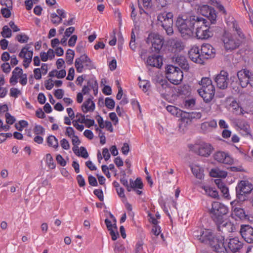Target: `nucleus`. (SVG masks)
<instances>
[{"label":"nucleus","instance_id":"f257e3e1","mask_svg":"<svg viewBox=\"0 0 253 253\" xmlns=\"http://www.w3.org/2000/svg\"><path fill=\"white\" fill-rule=\"evenodd\" d=\"M201 243L209 245L211 250L217 253H227V249L224 246V237L210 229L201 230L199 235H197Z\"/></svg>","mask_w":253,"mask_h":253},{"label":"nucleus","instance_id":"f03ea898","mask_svg":"<svg viewBox=\"0 0 253 253\" xmlns=\"http://www.w3.org/2000/svg\"><path fill=\"white\" fill-rule=\"evenodd\" d=\"M200 16L198 15H189L178 17L176 21V26L179 32L183 35L192 36L197 24H200Z\"/></svg>","mask_w":253,"mask_h":253},{"label":"nucleus","instance_id":"7ed1b4c3","mask_svg":"<svg viewBox=\"0 0 253 253\" xmlns=\"http://www.w3.org/2000/svg\"><path fill=\"white\" fill-rule=\"evenodd\" d=\"M200 24L196 26V36L197 39L207 40L213 36V27H211L210 22L200 16Z\"/></svg>","mask_w":253,"mask_h":253},{"label":"nucleus","instance_id":"20e7f679","mask_svg":"<svg viewBox=\"0 0 253 253\" xmlns=\"http://www.w3.org/2000/svg\"><path fill=\"white\" fill-rule=\"evenodd\" d=\"M229 209L227 206L219 202H213L210 210L211 218L215 224L221 223L225 218Z\"/></svg>","mask_w":253,"mask_h":253},{"label":"nucleus","instance_id":"39448f33","mask_svg":"<svg viewBox=\"0 0 253 253\" xmlns=\"http://www.w3.org/2000/svg\"><path fill=\"white\" fill-rule=\"evenodd\" d=\"M253 189V184L248 180H241L236 187L237 200L242 202L247 201L248 199V195Z\"/></svg>","mask_w":253,"mask_h":253},{"label":"nucleus","instance_id":"423d86ee","mask_svg":"<svg viewBox=\"0 0 253 253\" xmlns=\"http://www.w3.org/2000/svg\"><path fill=\"white\" fill-rule=\"evenodd\" d=\"M173 16L171 12H164L157 16L158 24L165 29L168 35H171L173 33Z\"/></svg>","mask_w":253,"mask_h":253},{"label":"nucleus","instance_id":"0eeeda50","mask_svg":"<svg viewBox=\"0 0 253 253\" xmlns=\"http://www.w3.org/2000/svg\"><path fill=\"white\" fill-rule=\"evenodd\" d=\"M222 41L226 51H232L238 48L242 42V41L237 39L236 35L225 32L222 37Z\"/></svg>","mask_w":253,"mask_h":253},{"label":"nucleus","instance_id":"6e6552de","mask_svg":"<svg viewBox=\"0 0 253 253\" xmlns=\"http://www.w3.org/2000/svg\"><path fill=\"white\" fill-rule=\"evenodd\" d=\"M146 42L152 44V52L157 54L159 53L164 44L163 40L161 38L160 35L154 33H151L148 35Z\"/></svg>","mask_w":253,"mask_h":253},{"label":"nucleus","instance_id":"1a4fd4ad","mask_svg":"<svg viewBox=\"0 0 253 253\" xmlns=\"http://www.w3.org/2000/svg\"><path fill=\"white\" fill-rule=\"evenodd\" d=\"M166 46L168 50L176 56L184 48V45L181 40L177 38H171L167 41Z\"/></svg>","mask_w":253,"mask_h":253},{"label":"nucleus","instance_id":"9d476101","mask_svg":"<svg viewBox=\"0 0 253 253\" xmlns=\"http://www.w3.org/2000/svg\"><path fill=\"white\" fill-rule=\"evenodd\" d=\"M237 202L238 204L232 207V217L234 218L236 220H250V215L249 211L242 208V206L240 204V202H238V200H237Z\"/></svg>","mask_w":253,"mask_h":253},{"label":"nucleus","instance_id":"9b49d317","mask_svg":"<svg viewBox=\"0 0 253 253\" xmlns=\"http://www.w3.org/2000/svg\"><path fill=\"white\" fill-rule=\"evenodd\" d=\"M199 10L201 15L206 17L209 20L211 24L215 23L216 20L217 14L212 7L207 4H204L200 7Z\"/></svg>","mask_w":253,"mask_h":253},{"label":"nucleus","instance_id":"f8f14e48","mask_svg":"<svg viewBox=\"0 0 253 253\" xmlns=\"http://www.w3.org/2000/svg\"><path fill=\"white\" fill-rule=\"evenodd\" d=\"M228 80V73L224 70H222L214 78L217 87L222 89L227 87Z\"/></svg>","mask_w":253,"mask_h":253},{"label":"nucleus","instance_id":"ddd939ff","mask_svg":"<svg viewBox=\"0 0 253 253\" xmlns=\"http://www.w3.org/2000/svg\"><path fill=\"white\" fill-rule=\"evenodd\" d=\"M213 158L214 160L219 163L227 165H232L233 163V159L228 153L224 151H218L214 153Z\"/></svg>","mask_w":253,"mask_h":253},{"label":"nucleus","instance_id":"4468645a","mask_svg":"<svg viewBox=\"0 0 253 253\" xmlns=\"http://www.w3.org/2000/svg\"><path fill=\"white\" fill-rule=\"evenodd\" d=\"M189 58L194 62L203 64V55H202L200 49L197 46H194L188 51Z\"/></svg>","mask_w":253,"mask_h":253},{"label":"nucleus","instance_id":"2eb2a0df","mask_svg":"<svg viewBox=\"0 0 253 253\" xmlns=\"http://www.w3.org/2000/svg\"><path fill=\"white\" fill-rule=\"evenodd\" d=\"M198 91L199 95L203 98L206 103L210 102L215 94L214 86H209L207 88H201Z\"/></svg>","mask_w":253,"mask_h":253},{"label":"nucleus","instance_id":"dca6fc26","mask_svg":"<svg viewBox=\"0 0 253 253\" xmlns=\"http://www.w3.org/2000/svg\"><path fill=\"white\" fill-rule=\"evenodd\" d=\"M240 233L244 240L248 243H253V227L249 225H242Z\"/></svg>","mask_w":253,"mask_h":253},{"label":"nucleus","instance_id":"f3484780","mask_svg":"<svg viewBox=\"0 0 253 253\" xmlns=\"http://www.w3.org/2000/svg\"><path fill=\"white\" fill-rule=\"evenodd\" d=\"M200 51L202 55H203L204 62L206 60L214 58L215 56L216 50L210 44H203Z\"/></svg>","mask_w":253,"mask_h":253},{"label":"nucleus","instance_id":"a211bd4d","mask_svg":"<svg viewBox=\"0 0 253 253\" xmlns=\"http://www.w3.org/2000/svg\"><path fill=\"white\" fill-rule=\"evenodd\" d=\"M181 121L183 123H185L186 124L190 123L193 119H199L202 117V114L200 112H186L182 111L180 114Z\"/></svg>","mask_w":253,"mask_h":253},{"label":"nucleus","instance_id":"6ab92c4d","mask_svg":"<svg viewBox=\"0 0 253 253\" xmlns=\"http://www.w3.org/2000/svg\"><path fill=\"white\" fill-rule=\"evenodd\" d=\"M214 150V148L209 143H204L201 144L196 153L202 157H208Z\"/></svg>","mask_w":253,"mask_h":253},{"label":"nucleus","instance_id":"aec40b11","mask_svg":"<svg viewBox=\"0 0 253 253\" xmlns=\"http://www.w3.org/2000/svg\"><path fill=\"white\" fill-rule=\"evenodd\" d=\"M251 73L249 71L244 70V71H240L238 72L237 76L240 81V85L242 88L246 87L250 83Z\"/></svg>","mask_w":253,"mask_h":253},{"label":"nucleus","instance_id":"412c9836","mask_svg":"<svg viewBox=\"0 0 253 253\" xmlns=\"http://www.w3.org/2000/svg\"><path fill=\"white\" fill-rule=\"evenodd\" d=\"M218 231L222 233H231L234 231L235 227L234 224L226 218L222 219L221 223L216 224Z\"/></svg>","mask_w":253,"mask_h":253},{"label":"nucleus","instance_id":"4be33fe9","mask_svg":"<svg viewBox=\"0 0 253 253\" xmlns=\"http://www.w3.org/2000/svg\"><path fill=\"white\" fill-rule=\"evenodd\" d=\"M172 60L175 64L178 65L182 70L188 72L189 69V65L184 56L176 55L172 57Z\"/></svg>","mask_w":253,"mask_h":253},{"label":"nucleus","instance_id":"5701e85b","mask_svg":"<svg viewBox=\"0 0 253 253\" xmlns=\"http://www.w3.org/2000/svg\"><path fill=\"white\" fill-rule=\"evenodd\" d=\"M243 243L240 241L237 238L230 239L228 243L227 250L235 253L240 251L243 248Z\"/></svg>","mask_w":253,"mask_h":253},{"label":"nucleus","instance_id":"b1692460","mask_svg":"<svg viewBox=\"0 0 253 253\" xmlns=\"http://www.w3.org/2000/svg\"><path fill=\"white\" fill-rule=\"evenodd\" d=\"M166 78L172 84L177 85L180 84L183 78V73L182 70L179 69L173 74H169L167 75Z\"/></svg>","mask_w":253,"mask_h":253},{"label":"nucleus","instance_id":"393cba45","mask_svg":"<svg viewBox=\"0 0 253 253\" xmlns=\"http://www.w3.org/2000/svg\"><path fill=\"white\" fill-rule=\"evenodd\" d=\"M146 63L150 66L159 68L163 64L162 57L158 54H152L148 57Z\"/></svg>","mask_w":253,"mask_h":253},{"label":"nucleus","instance_id":"a878e982","mask_svg":"<svg viewBox=\"0 0 253 253\" xmlns=\"http://www.w3.org/2000/svg\"><path fill=\"white\" fill-rule=\"evenodd\" d=\"M93 97L90 95V97L85 100L82 105V111L86 113L89 111H93L95 105L94 102L92 100Z\"/></svg>","mask_w":253,"mask_h":253},{"label":"nucleus","instance_id":"bb28decb","mask_svg":"<svg viewBox=\"0 0 253 253\" xmlns=\"http://www.w3.org/2000/svg\"><path fill=\"white\" fill-rule=\"evenodd\" d=\"M190 168L192 173L197 178L202 179L204 178V170L202 168L198 166H190Z\"/></svg>","mask_w":253,"mask_h":253},{"label":"nucleus","instance_id":"cd10ccee","mask_svg":"<svg viewBox=\"0 0 253 253\" xmlns=\"http://www.w3.org/2000/svg\"><path fill=\"white\" fill-rule=\"evenodd\" d=\"M232 82L230 86L232 89V92L234 94H238L240 92V87L239 84L238 83L237 77L233 76L231 77Z\"/></svg>","mask_w":253,"mask_h":253},{"label":"nucleus","instance_id":"c85d7f7f","mask_svg":"<svg viewBox=\"0 0 253 253\" xmlns=\"http://www.w3.org/2000/svg\"><path fill=\"white\" fill-rule=\"evenodd\" d=\"M210 175L212 177L225 178L227 175V172L226 171L220 170L217 169H211Z\"/></svg>","mask_w":253,"mask_h":253},{"label":"nucleus","instance_id":"c756f323","mask_svg":"<svg viewBox=\"0 0 253 253\" xmlns=\"http://www.w3.org/2000/svg\"><path fill=\"white\" fill-rule=\"evenodd\" d=\"M205 191L206 193L209 196L213 197V198H217L218 197V192L215 189V188H213L210 186H205L203 188Z\"/></svg>","mask_w":253,"mask_h":253},{"label":"nucleus","instance_id":"7c9ffc66","mask_svg":"<svg viewBox=\"0 0 253 253\" xmlns=\"http://www.w3.org/2000/svg\"><path fill=\"white\" fill-rule=\"evenodd\" d=\"M209 3L215 6L218 10L219 12L221 13L222 14L226 15L227 14V11L225 10L223 5H222L220 2L217 1L216 0H210Z\"/></svg>","mask_w":253,"mask_h":253},{"label":"nucleus","instance_id":"2f4dec72","mask_svg":"<svg viewBox=\"0 0 253 253\" xmlns=\"http://www.w3.org/2000/svg\"><path fill=\"white\" fill-rule=\"evenodd\" d=\"M47 145L49 147H52L54 148H57L58 147V139L54 135H49L46 139Z\"/></svg>","mask_w":253,"mask_h":253},{"label":"nucleus","instance_id":"473e14b6","mask_svg":"<svg viewBox=\"0 0 253 253\" xmlns=\"http://www.w3.org/2000/svg\"><path fill=\"white\" fill-rule=\"evenodd\" d=\"M84 63L85 64V68L86 69L90 70L93 69H96V67L94 63L86 54L85 55Z\"/></svg>","mask_w":253,"mask_h":253},{"label":"nucleus","instance_id":"72a5a7b5","mask_svg":"<svg viewBox=\"0 0 253 253\" xmlns=\"http://www.w3.org/2000/svg\"><path fill=\"white\" fill-rule=\"evenodd\" d=\"M75 52L74 50L68 49L66 53V60L67 64L71 65L73 64Z\"/></svg>","mask_w":253,"mask_h":253},{"label":"nucleus","instance_id":"f704fd0d","mask_svg":"<svg viewBox=\"0 0 253 253\" xmlns=\"http://www.w3.org/2000/svg\"><path fill=\"white\" fill-rule=\"evenodd\" d=\"M199 84L202 85V88H207L209 86H214L212 84V81L210 78L207 77H203Z\"/></svg>","mask_w":253,"mask_h":253},{"label":"nucleus","instance_id":"c9c22d12","mask_svg":"<svg viewBox=\"0 0 253 253\" xmlns=\"http://www.w3.org/2000/svg\"><path fill=\"white\" fill-rule=\"evenodd\" d=\"M1 35L4 38H9L12 36L11 29L7 26L5 25L2 27Z\"/></svg>","mask_w":253,"mask_h":253},{"label":"nucleus","instance_id":"e433bc0d","mask_svg":"<svg viewBox=\"0 0 253 253\" xmlns=\"http://www.w3.org/2000/svg\"><path fill=\"white\" fill-rule=\"evenodd\" d=\"M105 105L108 109L112 110L115 107V102L113 99L106 97L105 99Z\"/></svg>","mask_w":253,"mask_h":253},{"label":"nucleus","instance_id":"4c0bfd02","mask_svg":"<svg viewBox=\"0 0 253 253\" xmlns=\"http://www.w3.org/2000/svg\"><path fill=\"white\" fill-rule=\"evenodd\" d=\"M91 89H95L96 90V93H98V83L95 78H92L88 80L87 81V85Z\"/></svg>","mask_w":253,"mask_h":253},{"label":"nucleus","instance_id":"58836bf2","mask_svg":"<svg viewBox=\"0 0 253 253\" xmlns=\"http://www.w3.org/2000/svg\"><path fill=\"white\" fill-rule=\"evenodd\" d=\"M29 39V37L25 34H18L15 37V40L21 43L27 42Z\"/></svg>","mask_w":253,"mask_h":253},{"label":"nucleus","instance_id":"ea45409f","mask_svg":"<svg viewBox=\"0 0 253 253\" xmlns=\"http://www.w3.org/2000/svg\"><path fill=\"white\" fill-rule=\"evenodd\" d=\"M179 67L173 66L172 65H168L165 68L166 69V76L167 75H169V74H173L179 69Z\"/></svg>","mask_w":253,"mask_h":253},{"label":"nucleus","instance_id":"a19ab883","mask_svg":"<svg viewBox=\"0 0 253 253\" xmlns=\"http://www.w3.org/2000/svg\"><path fill=\"white\" fill-rule=\"evenodd\" d=\"M129 45L132 50L135 51L136 48V45L135 44V35L133 29L132 30L131 32V39Z\"/></svg>","mask_w":253,"mask_h":253},{"label":"nucleus","instance_id":"79ce46f5","mask_svg":"<svg viewBox=\"0 0 253 253\" xmlns=\"http://www.w3.org/2000/svg\"><path fill=\"white\" fill-rule=\"evenodd\" d=\"M50 17L51 22L54 24H58L62 22V18L55 13H51Z\"/></svg>","mask_w":253,"mask_h":253},{"label":"nucleus","instance_id":"37998d69","mask_svg":"<svg viewBox=\"0 0 253 253\" xmlns=\"http://www.w3.org/2000/svg\"><path fill=\"white\" fill-rule=\"evenodd\" d=\"M46 159L49 167L51 169H54L56 167V165L54 162L53 159L50 154H47L46 155Z\"/></svg>","mask_w":253,"mask_h":253},{"label":"nucleus","instance_id":"c03bdc74","mask_svg":"<svg viewBox=\"0 0 253 253\" xmlns=\"http://www.w3.org/2000/svg\"><path fill=\"white\" fill-rule=\"evenodd\" d=\"M45 129L41 125H36L34 128V132L37 135H43Z\"/></svg>","mask_w":253,"mask_h":253},{"label":"nucleus","instance_id":"a18cd8bd","mask_svg":"<svg viewBox=\"0 0 253 253\" xmlns=\"http://www.w3.org/2000/svg\"><path fill=\"white\" fill-rule=\"evenodd\" d=\"M233 28L235 29V31L237 33V34L238 35V37L240 38L239 39H240L241 41L243 40H244L245 39V36L244 34V33L242 32V31L241 29L236 24L233 25Z\"/></svg>","mask_w":253,"mask_h":253},{"label":"nucleus","instance_id":"49530a36","mask_svg":"<svg viewBox=\"0 0 253 253\" xmlns=\"http://www.w3.org/2000/svg\"><path fill=\"white\" fill-rule=\"evenodd\" d=\"M133 186L134 188H137L139 189H142L143 188V184L142 181V179L140 177H137L134 181Z\"/></svg>","mask_w":253,"mask_h":253},{"label":"nucleus","instance_id":"de8ad7c7","mask_svg":"<svg viewBox=\"0 0 253 253\" xmlns=\"http://www.w3.org/2000/svg\"><path fill=\"white\" fill-rule=\"evenodd\" d=\"M150 86V82L148 81H143L139 83V87H142V90L144 92H147Z\"/></svg>","mask_w":253,"mask_h":253},{"label":"nucleus","instance_id":"09e8293b","mask_svg":"<svg viewBox=\"0 0 253 253\" xmlns=\"http://www.w3.org/2000/svg\"><path fill=\"white\" fill-rule=\"evenodd\" d=\"M85 42L83 41L79 42L76 46V51L79 53L84 52Z\"/></svg>","mask_w":253,"mask_h":253},{"label":"nucleus","instance_id":"8fccbe9b","mask_svg":"<svg viewBox=\"0 0 253 253\" xmlns=\"http://www.w3.org/2000/svg\"><path fill=\"white\" fill-rule=\"evenodd\" d=\"M5 117L6 119V122L7 124L12 125L15 121V118L14 116L11 115L8 112H6L5 114Z\"/></svg>","mask_w":253,"mask_h":253},{"label":"nucleus","instance_id":"3c124183","mask_svg":"<svg viewBox=\"0 0 253 253\" xmlns=\"http://www.w3.org/2000/svg\"><path fill=\"white\" fill-rule=\"evenodd\" d=\"M12 8H2L1 9V13L3 17L6 18H9L11 16V10Z\"/></svg>","mask_w":253,"mask_h":253},{"label":"nucleus","instance_id":"603ef678","mask_svg":"<svg viewBox=\"0 0 253 253\" xmlns=\"http://www.w3.org/2000/svg\"><path fill=\"white\" fill-rule=\"evenodd\" d=\"M195 105V99L192 98L186 100L184 103V106L186 108H192Z\"/></svg>","mask_w":253,"mask_h":253},{"label":"nucleus","instance_id":"864d4df0","mask_svg":"<svg viewBox=\"0 0 253 253\" xmlns=\"http://www.w3.org/2000/svg\"><path fill=\"white\" fill-rule=\"evenodd\" d=\"M93 193L100 201L102 202L104 200L103 193L102 189H95L93 191Z\"/></svg>","mask_w":253,"mask_h":253},{"label":"nucleus","instance_id":"5fc2aeb1","mask_svg":"<svg viewBox=\"0 0 253 253\" xmlns=\"http://www.w3.org/2000/svg\"><path fill=\"white\" fill-rule=\"evenodd\" d=\"M108 231H109L110 235L113 241H116L117 239V238L119 237V234L118 232V230L115 231L113 229H111Z\"/></svg>","mask_w":253,"mask_h":253},{"label":"nucleus","instance_id":"6e6d98bb","mask_svg":"<svg viewBox=\"0 0 253 253\" xmlns=\"http://www.w3.org/2000/svg\"><path fill=\"white\" fill-rule=\"evenodd\" d=\"M241 129L244 131L246 132V134L251 135L250 126L248 123H244L241 127Z\"/></svg>","mask_w":253,"mask_h":253},{"label":"nucleus","instance_id":"4d7b16f0","mask_svg":"<svg viewBox=\"0 0 253 253\" xmlns=\"http://www.w3.org/2000/svg\"><path fill=\"white\" fill-rule=\"evenodd\" d=\"M56 160L57 163L60 166L64 167L66 165V162L60 154H58L56 156Z\"/></svg>","mask_w":253,"mask_h":253},{"label":"nucleus","instance_id":"13d9d810","mask_svg":"<svg viewBox=\"0 0 253 253\" xmlns=\"http://www.w3.org/2000/svg\"><path fill=\"white\" fill-rule=\"evenodd\" d=\"M78 37L76 35H72L69 40L68 45L71 47H73L75 45Z\"/></svg>","mask_w":253,"mask_h":253},{"label":"nucleus","instance_id":"bf43d9fd","mask_svg":"<svg viewBox=\"0 0 253 253\" xmlns=\"http://www.w3.org/2000/svg\"><path fill=\"white\" fill-rule=\"evenodd\" d=\"M21 92L16 88L12 87L10 89V96L14 98H17Z\"/></svg>","mask_w":253,"mask_h":253},{"label":"nucleus","instance_id":"052dcab7","mask_svg":"<svg viewBox=\"0 0 253 253\" xmlns=\"http://www.w3.org/2000/svg\"><path fill=\"white\" fill-rule=\"evenodd\" d=\"M52 82L53 80L51 79H49L44 81V85L46 89L51 90L53 88L54 84Z\"/></svg>","mask_w":253,"mask_h":253},{"label":"nucleus","instance_id":"680f3d73","mask_svg":"<svg viewBox=\"0 0 253 253\" xmlns=\"http://www.w3.org/2000/svg\"><path fill=\"white\" fill-rule=\"evenodd\" d=\"M88 180L89 184L92 186H97L98 183L97 180L95 177L92 175H90L88 177Z\"/></svg>","mask_w":253,"mask_h":253},{"label":"nucleus","instance_id":"e2e57ef3","mask_svg":"<svg viewBox=\"0 0 253 253\" xmlns=\"http://www.w3.org/2000/svg\"><path fill=\"white\" fill-rule=\"evenodd\" d=\"M1 68L4 73H8L10 72L11 67L8 62L3 63L1 65Z\"/></svg>","mask_w":253,"mask_h":253},{"label":"nucleus","instance_id":"0e129e2a","mask_svg":"<svg viewBox=\"0 0 253 253\" xmlns=\"http://www.w3.org/2000/svg\"><path fill=\"white\" fill-rule=\"evenodd\" d=\"M80 157L86 159L88 157V154L87 152L86 148L83 146L80 148Z\"/></svg>","mask_w":253,"mask_h":253},{"label":"nucleus","instance_id":"69168bd1","mask_svg":"<svg viewBox=\"0 0 253 253\" xmlns=\"http://www.w3.org/2000/svg\"><path fill=\"white\" fill-rule=\"evenodd\" d=\"M77 180L80 187H84L85 185V182L84 178L81 174H79L77 176Z\"/></svg>","mask_w":253,"mask_h":253},{"label":"nucleus","instance_id":"338daca9","mask_svg":"<svg viewBox=\"0 0 253 253\" xmlns=\"http://www.w3.org/2000/svg\"><path fill=\"white\" fill-rule=\"evenodd\" d=\"M54 95L57 99H61L64 95V90L62 89H56L54 91Z\"/></svg>","mask_w":253,"mask_h":253},{"label":"nucleus","instance_id":"774afa93","mask_svg":"<svg viewBox=\"0 0 253 253\" xmlns=\"http://www.w3.org/2000/svg\"><path fill=\"white\" fill-rule=\"evenodd\" d=\"M60 144L62 148L65 150H68L70 148L69 143L65 138H63L60 141Z\"/></svg>","mask_w":253,"mask_h":253}]
</instances>
